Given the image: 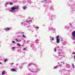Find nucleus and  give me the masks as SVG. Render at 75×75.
Here are the masks:
<instances>
[{"instance_id": "nucleus-1", "label": "nucleus", "mask_w": 75, "mask_h": 75, "mask_svg": "<svg viewBox=\"0 0 75 75\" xmlns=\"http://www.w3.org/2000/svg\"><path fill=\"white\" fill-rule=\"evenodd\" d=\"M71 35L73 38L74 39V40H75V31H73L72 32Z\"/></svg>"}, {"instance_id": "nucleus-2", "label": "nucleus", "mask_w": 75, "mask_h": 75, "mask_svg": "<svg viewBox=\"0 0 75 75\" xmlns=\"http://www.w3.org/2000/svg\"><path fill=\"white\" fill-rule=\"evenodd\" d=\"M59 35H58L57 36L56 42L57 43H59V40H60V39H59Z\"/></svg>"}, {"instance_id": "nucleus-3", "label": "nucleus", "mask_w": 75, "mask_h": 75, "mask_svg": "<svg viewBox=\"0 0 75 75\" xmlns=\"http://www.w3.org/2000/svg\"><path fill=\"white\" fill-rule=\"evenodd\" d=\"M11 10H12L13 11V10H15L16 9V7H13L11 8Z\"/></svg>"}, {"instance_id": "nucleus-4", "label": "nucleus", "mask_w": 75, "mask_h": 75, "mask_svg": "<svg viewBox=\"0 0 75 75\" xmlns=\"http://www.w3.org/2000/svg\"><path fill=\"white\" fill-rule=\"evenodd\" d=\"M11 71H13V72H15V71H16V69L13 68V69H11Z\"/></svg>"}, {"instance_id": "nucleus-5", "label": "nucleus", "mask_w": 75, "mask_h": 75, "mask_svg": "<svg viewBox=\"0 0 75 75\" xmlns=\"http://www.w3.org/2000/svg\"><path fill=\"white\" fill-rule=\"evenodd\" d=\"M10 29H11L10 28H6L5 29V30H9Z\"/></svg>"}, {"instance_id": "nucleus-6", "label": "nucleus", "mask_w": 75, "mask_h": 75, "mask_svg": "<svg viewBox=\"0 0 75 75\" xmlns=\"http://www.w3.org/2000/svg\"><path fill=\"white\" fill-rule=\"evenodd\" d=\"M23 8L24 10H25V8H26V6H23Z\"/></svg>"}, {"instance_id": "nucleus-7", "label": "nucleus", "mask_w": 75, "mask_h": 75, "mask_svg": "<svg viewBox=\"0 0 75 75\" xmlns=\"http://www.w3.org/2000/svg\"><path fill=\"white\" fill-rule=\"evenodd\" d=\"M54 52H56V51H57V48H55L54 49Z\"/></svg>"}, {"instance_id": "nucleus-8", "label": "nucleus", "mask_w": 75, "mask_h": 75, "mask_svg": "<svg viewBox=\"0 0 75 75\" xmlns=\"http://www.w3.org/2000/svg\"><path fill=\"white\" fill-rule=\"evenodd\" d=\"M5 73V72L4 71H3L2 73V75H4V74Z\"/></svg>"}, {"instance_id": "nucleus-9", "label": "nucleus", "mask_w": 75, "mask_h": 75, "mask_svg": "<svg viewBox=\"0 0 75 75\" xmlns=\"http://www.w3.org/2000/svg\"><path fill=\"white\" fill-rule=\"evenodd\" d=\"M23 38H25L26 37V36L24 35H23Z\"/></svg>"}, {"instance_id": "nucleus-10", "label": "nucleus", "mask_w": 75, "mask_h": 75, "mask_svg": "<svg viewBox=\"0 0 75 75\" xmlns=\"http://www.w3.org/2000/svg\"><path fill=\"white\" fill-rule=\"evenodd\" d=\"M72 65V66H73V68H75V67H74V64H71Z\"/></svg>"}, {"instance_id": "nucleus-11", "label": "nucleus", "mask_w": 75, "mask_h": 75, "mask_svg": "<svg viewBox=\"0 0 75 75\" xmlns=\"http://www.w3.org/2000/svg\"><path fill=\"white\" fill-rule=\"evenodd\" d=\"M19 8H18V6H17L16 8V9H17V10H18V9H19Z\"/></svg>"}, {"instance_id": "nucleus-12", "label": "nucleus", "mask_w": 75, "mask_h": 75, "mask_svg": "<svg viewBox=\"0 0 75 75\" xmlns=\"http://www.w3.org/2000/svg\"><path fill=\"white\" fill-rule=\"evenodd\" d=\"M17 45H18V46H21V45H20V44L19 43H18L17 44Z\"/></svg>"}, {"instance_id": "nucleus-13", "label": "nucleus", "mask_w": 75, "mask_h": 75, "mask_svg": "<svg viewBox=\"0 0 75 75\" xmlns=\"http://www.w3.org/2000/svg\"><path fill=\"white\" fill-rule=\"evenodd\" d=\"M6 61H7V59H5L4 60V62H6Z\"/></svg>"}, {"instance_id": "nucleus-14", "label": "nucleus", "mask_w": 75, "mask_h": 75, "mask_svg": "<svg viewBox=\"0 0 75 75\" xmlns=\"http://www.w3.org/2000/svg\"><path fill=\"white\" fill-rule=\"evenodd\" d=\"M52 40H54V37H52Z\"/></svg>"}, {"instance_id": "nucleus-15", "label": "nucleus", "mask_w": 75, "mask_h": 75, "mask_svg": "<svg viewBox=\"0 0 75 75\" xmlns=\"http://www.w3.org/2000/svg\"><path fill=\"white\" fill-rule=\"evenodd\" d=\"M58 68L57 66H56V67H54V68H55V69H56V68Z\"/></svg>"}, {"instance_id": "nucleus-16", "label": "nucleus", "mask_w": 75, "mask_h": 75, "mask_svg": "<svg viewBox=\"0 0 75 75\" xmlns=\"http://www.w3.org/2000/svg\"><path fill=\"white\" fill-rule=\"evenodd\" d=\"M10 5H12V4H13V3H10Z\"/></svg>"}, {"instance_id": "nucleus-17", "label": "nucleus", "mask_w": 75, "mask_h": 75, "mask_svg": "<svg viewBox=\"0 0 75 75\" xmlns=\"http://www.w3.org/2000/svg\"><path fill=\"white\" fill-rule=\"evenodd\" d=\"M12 42H13V43H14L15 44H16V42H15V41H12Z\"/></svg>"}, {"instance_id": "nucleus-18", "label": "nucleus", "mask_w": 75, "mask_h": 75, "mask_svg": "<svg viewBox=\"0 0 75 75\" xmlns=\"http://www.w3.org/2000/svg\"><path fill=\"white\" fill-rule=\"evenodd\" d=\"M16 41H17V42H18V39H16Z\"/></svg>"}, {"instance_id": "nucleus-19", "label": "nucleus", "mask_w": 75, "mask_h": 75, "mask_svg": "<svg viewBox=\"0 0 75 75\" xmlns=\"http://www.w3.org/2000/svg\"><path fill=\"white\" fill-rule=\"evenodd\" d=\"M32 21V19H31V20H30L29 21V22H30V21Z\"/></svg>"}, {"instance_id": "nucleus-20", "label": "nucleus", "mask_w": 75, "mask_h": 75, "mask_svg": "<svg viewBox=\"0 0 75 75\" xmlns=\"http://www.w3.org/2000/svg\"><path fill=\"white\" fill-rule=\"evenodd\" d=\"M26 50V48H24L23 49V50Z\"/></svg>"}, {"instance_id": "nucleus-21", "label": "nucleus", "mask_w": 75, "mask_h": 75, "mask_svg": "<svg viewBox=\"0 0 75 75\" xmlns=\"http://www.w3.org/2000/svg\"><path fill=\"white\" fill-rule=\"evenodd\" d=\"M12 49H15V47H12Z\"/></svg>"}, {"instance_id": "nucleus-22", "label": "nucleus", "mask_w": 75, "mask_h": 75, "mask_svg": "<svg viewBox=\"0 0 75 75\" xmlns=\"http://www.w3.org/2000/svg\"><path fill=\"white\" fill-rule=\"evenodd\" d=\"M72 54H75V52H73Z\"/></svg>"}, {"instance_id": "nucleus-23", "label": "nucleus", "mask_w": 75, "mask_h": 75, "mask_svg": "<svg viewBox=\"0 0 75 75\" xmlns=\"http://www.w3.org/2000/svg\"><path fill=\"white\" fill-rule=\"evenodd\" d=\"M36 28L38 29V28H39V27H37Z\"/></svg>"}, {"instance_id": "nucleus-24", "label": "nucleus", "mask_w": 75, "mask_h": 75, "mask_svg": "<svg viewBox=\"0 0 75 75\" xmlns=\"http://www.w3.org/2000/svg\"><path fill=\"white\" fill-rule=\"evenodd\" d=\"M74 58L75 59V55L74 56Z\"/></svg>"}, {"instance_id": "nucleus-25", "label": "nucleus", "mask_w": 75, "mask_h": 75, "mask_svg": "<svg viewBox=\"0 0 75 75\" xmlns=\"http://www.w3.org/2000/svg\"><path fill=\"white\" fill-rule=\"evenodd\" d=\"M28 22H29V21H27L26 23H28Z\"/></svg>"}, {"instance_id": "nucleus-26", "label": "nucleus", "mask_w": 75, "mask_h": 75, "mask_svg": "<svg viewBox=\"0 0 75 75\" xmlns=\"http://www.w3.org/2000/svg\"><path fill=\"white\" fill-rule=\"evenodd\" d=\"M59 66H61V64H60L59 65Z\"/></svg>"}, {"instance_id": "nucleus-27", "label": "nucleus", "mask_w": 75, "mask_h": 75, "mask_svg": "<svg viewBox=\"0 0 75 75\" xmlns=\"http://www.w3.org/2000/svg\"><path fill=\"white\" fill-rule=\"evenodd\" d=\"M2 64V63L0 62V64Z\"/></svg>"}, {"instance_id": "nucleus-28", "label": "nucleus", "mask_w": 75, "mask_h": 75, "mask_svg": "<svg viewBox=\"0 0 75 75\" xmlns=\"http://www.w3.org/2000/svg\"><path fill=\"white\" fill-rule=\"evenodd\" d=\"M12 65H13V63H12Z\"/></svg>"}, {"instance_id": "nucleus-29", "label": "nucleus", "mask_w": 75, "mask_h": 75, "mask_svg": "<svg viewBox=\"0 0 75 75\" xmlns=\"http://www.w3.org/2000/svg\"><path fill=\"white\" fill-rule=\"evenodd\" d=\"M10 11H11V10Z\"/></svg>"}, {"instance_id": "nucleus-30", "label": "nucleus", "mask_w": 75, "mask_h": 75, "mask_svg": "<svg viewBox=\"0 0 75 75\" xmlns=\"http://www.w3.org/2000/svg\"><path fill=\"white\" fill-rule=\"evenodd\" d=\"M28 65H29V66H30V64H29Z\"/></svg>"}, {"instance_id": "nucleus-31", "label": "nucleus", "mask_w": 75, "mask_h": 75, "mask_svg": "<svg viewBox=\"0 0 75 75\" xmlns=\"http://www.w3.org/2000/svg\"><path fill=\"white\" fill-rule=\"evenodd\" d=\"M58 63L59 64V62H58Z\"/></svg>"}]
</instances>
